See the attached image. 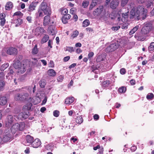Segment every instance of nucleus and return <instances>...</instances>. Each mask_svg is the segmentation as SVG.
Here are the masks:
<instances>
[{
	"mask_svg": "<svg viewBox=\"0 0 154 154\" xmlns=\"http://www.w3.org/2000/svg\"><path fill=\"white\" fill-rule=\"evenodd\" d=\"M36 7L35 3H31L29 6L28 9V11H32L35 10Z\"/></svg>",
	"mask_w": 154,
	"mask_h": 154,
	"instance_id": "obj_25",
	"label": "nucleus"
},
{
	"mask_svg": "<svg viewBox=\"0 0 154 154\" xmlns=\"http://www.w3.org/2000/svg\"><path fill=\"white\" fill-rule=\"evenodd\" d=\"M147 10L142 6H139L137 8L134 7L130 12V18L131 19L138 20L144 19L146 17Z\"/></svg>",
	"mask_w": 154,
	"mask_h": 154,
	"instance_id": "obj_1",
	"label": "nucleus"
},
{
	"mask_svg": "<svg viewBox=\"0 0 154 154\" xmlns=\"http://www.w3.org/2000/svg\"><path fill=\"white\" fill-rule=\"evenodd\" d=\"M63 79V77L62 75H60L57 79V80L59 82H61Z\"/></svg>",
	"mask_w": 154,
	"mask_h": 154,
	"instance_id": "obj_64",
	"label": "nucleus"
},
{
	"mask_svg": "<svg viewBox=\"0 0 154 154\" xmlns=\"http://www.w3.org/2000/svg\"><path fill=\"white\" fill-rule=\"evenodd\" d=\"M74 100V98L73 97L66 98L65 103L66 104H70L73 102Z\"/></svg>",
	"mask_w": 154,
	"mask_h": 154,
	"instance_id": "obj_27",
	"label": "nucleus"
},
{
	"mask_svg": "<svg viewBox=\"0 0 154 154\" xmlns=\"http://www.w3.org/2000/svg\"><path fill=\"white\" fill-rule=\"evenodd\" d=\"M151 29L150 24L149 23H146L142 29L141 32L143 34L147 35L149 33Z\"/></svg>",
	"mask_w": 154,
	"mask_h": 154,
	"instance_id": "obj_6",
	"label": "nucleus"
},
{
	"mask_svg": "<svg viewBox=\"0 0 154 154\" xmlns=\"http://www.w3.org/2000/svg\"><path fill=\"white\" fill-rule=\"evenodd\" d=\"M23 14L20 11H17L14 14V16H22Z\"/></svg>",
	"mask_w": 154,
	"mask_h": 154,
	"instance_id": "obj_55",
	"label": "nucleus"
},
{
	"mask_svg": "<svg viewBox=\"0 0 154 154\" xmlns=\"http://www.w3.org/2000/svg\"><path fill=\"white\" fill-rule=\"evenodd\" d=\"M14 71L12 69H10L9 72L8 73L7 75H6V77L7 79H8L9 80L10 79V77H11L12 76V75L13 74Z\"/></svg>",
	"mask_w": 154,
	"mask_h": 154,
	"instance_id": "obj_36",
	"label": "nucleus"
},
{
	"mask_svg": "<svg viewBox=\"0 0 154 154\" xmlns=\"http://www.w3.org/2000/svg\"><path fill=\"white\" fill-rule=\"evenodd\" d=\"M64 50L65 51H67L70 53L74 51L73 48L72 47H66L64 48Z\"/></svg>",
	"mask_w": 154,
	"mask_h": 154,
	"instance_id": "obj_37",
	"label": "nucleus"
},
{
	"mask_svg": "<svg viewBox=\"0 0 154 154\" xmlns=\"http://www.w3.org/2000/svg\"><path fill=\"white\" fill-rule=\"evenodd\" d=\"M38 61L37 59L35 58H32L31 61L32 63L34 64H35Z\"/></svg>",
	"mask_w": 154,
	"mask_h": 154,
	"instance_id": "obj_58",
	"label": "nucleus"
},
{
	"mask_svg": "<svg viewBox=\"0 0 154 154\" xmlns=\"http://www.w3.org/2000/svg\"><path fill=\"white\" fill-rule=\"evenodd\" d=\"M29 95L28 93H23L21 94V97L22 101H23L26 100L28 97Z\"/></svg>",
	"mask_w": 154,
	"mask_h": 154,
	"instance_id": "obj_32",
	"label": "nucleus"
},
{
	"mask_svg": "<svg viewBox=\"0 0 154 154\" xmlns=\"http://www.w3.org/2000/svg\"><path fill=\"white\" fill-rule=\"evenodd\" d=\"M128 0H121V5L122 7H124L127 3Z\"/></svg>",
	"mask_w": 154,
	"mask_h": 154,
	"instance_id": "obj_48",
	"label": "nucleus"
},
{
	"mask_svg": "<svg viewBox=\"0 0 154 154\" xmlns=\"http://www.w3.org/2000/svg\"><path fill=\"white\" fill-rule=\"evenodd\" d=\"M17 53V49L14 47L10 48L7 50V53L9 55L16 54Z\"/></svg>",
	"mask_w": 154,
	"mask_h": 154,
	"instance_id": "obj_11",
	"label": "nucleus"
},
{
	"mask_svg": "<svg viewBox=\"0 0 154 154\" xmlns=\"http://www.w3.org/2000/svg\"><path fill=\"white\" fill-rule=\"evenodd\" d=\"M44 29L40 27L36 28L33 31V34L36 36H41L44 32Z\"/></svg>",
	"mask_w": 154,
	"mask_h": 154,
	"instance_id": "obj_7",
	"label": "nucleus"
},
{
	"mask_svg": "<svg viewBox=\"0 0 154 154\" xmlns=\"http://www.w3.org/2000/svg\"><path fill=\"white\" fill-rule=\"evenodd\" d=\"M148 51L150 53H152L154 51V42H152L148 47Z\"/></svg>",
	"mask_w": 154,
	"mask_h": 154,
	"instance_id": "obj_34",
	"label": "nucleus"
},
{
	"mask_svg": "<svg viewBox=\"0 0 154 154\" xmlns=\"http://www.w3.org/2000/svg\"><path fill=\"white\" fill-rule=\"evenodd\" d=\"M14 120L13 116L11 115H8L7 116L6 121V125L7 127H9L11 125Z\"/></svg>",
	"mask_w": 154,
	"mask_h": 154,
	"instance_id": "obj_9",
	"label": "nucleus"
},
{
	"mask_svg": "<svg viewBox=\"0 0 154 154\" xmlns=\"http://www.w3.org/2000/svg\"><path fill=\"white\" fill-rule=\"evenodd\" d=\"M153 2L152 0H146L144 4L145 6L147 8H151L153 6Z\"/></svg>",
	"mask_w": 154,
	"mask_h": 154,
	"instance_id": "obj_16",
	"label": "nucleus"
},
{
	"mask_svg": "<svg viewBox=\"0 0 154 154\" xmlns=\"http://www.w3.org/2000/svg\"><path fill=\"white\" fill-rule=\"evenodd\" d=\"M154 95L152 93H148L146 96V98L148 100H152L154 98Z\"/></svg>",
	"mask_w": 154,
	"mask_h": 154,
	"instance_id": "obj_45",
	"label": "nucleus"
},
{
	"mask_svg": "<svg viewBox=\"0 0 154 154\" xmlns=\"http://www.w3.org/2000/svg\"><path fill=\"white\" fill-rule=\"evenodd\" d=\"M49 39V37L48 35H45L42 38L41 40V43L43 44L46 42Z\"/></svg>",
	"mask_w": 154,
	"mask_h": 154,
	"instance_id": "obj_31",
	"label": "nucleus"
},
{
	"mask_svg": "<svg viewBox=\"0 0 154 154\" xmlns=\"http://www.w3.org/2000/svg\"><path fill=\"white\" fill-rule=\"evenodd\" d=\"M32 104L31 103H29L23 106L24 110H29L31 109Z\"/></svg>",
	"mask_w": 154,
	"mask_h": 154,
	"instance_id": "obj_28",
	"label": "nucleus"
},
{
	"mask_svg": "<svg viewBox=\"0 0 154 154\" xmlns=\"http://www.w3.org/2000/svg\"><path fill=\"white\" fill-rule=\"evenodd\" d=\"M119 45L117 43H114L107 47L106 49L107 52H111L114 51L119 47Z\"/></svg>",
	"mask_w": 154,
	"mask_h": 154,
	"instance_id": "obj_5",
	"label": "nucleus"
},
{
	"mask_svg": "<svg viewBox=\"0 0 154 154\" xmlns=\"http://www.w3.org/2000/svg\"><path fill=\"white\" fill-rule=\"evenodd\" d=\"M5 85V83L4 81H0V91L3 90V87Z\"/></svg>",
	"mask_w": 154,
	"mask_h": 154,
	"instance_id": "obj_49",
	"label": "nucleus"
},
{
	"mask_svg": "<svg viewBox=\"0 0 154 154\" xmlns=\"http://www.w3.org/2000/svg\"><path fill=\"white\" fill-rule=\"evenodd\" d=\"M111 82L109 80H106L103 82L102 83V86L104 88L108 87Z\"/></svg>",
	"mask_w": 154,
	"mask_h": 154,
	"instance_id": "obj_29",
	"label": "nucleus"
},
{
	"mask_svg": "<svg viewBox=\"0 0 154 154\" xmlns=\"http://www.w3.org/2000/svg\"><path fill=\"white\" fill-rule=\"evenodd\" d=\"M138 26H136L133 28L129 32L130 35H132L138 29Z\"/></svg>",
	"mask_w": 154,
	"mask_h": 154,
	"instance_id": "obj_44",
	"label": "nucleus"
},
{
	"mask_svg": "<svg viewBox=\"0 0 154 154\" xmlns=\"http://www.w3.org/2000/svg\"><path fill=\"white\" fill-rule=\"evenodd\" d=\"M119 4L118 1H112L110 3V7L113 9H115L117 7Z\"/></svg>",
	"mask_w": 154,
	"mask_h": 154,
	"instance_id": "obj_20",
	"label": "nucleus"
},
{
	"mask_svg": "<svg viewBox=\"0 0 154 154\" xmlns=\"http://www.w3.org/2000/svg\"><path fill=\"white\" fill-rule=\"evenodd\" d=\"M40 87L41 88H44L46 84V81L44 79L41 80L39 82Z\"/></svg>",
	"mask_w": 154,
	"mask_h": 154,
	"instance_id": "obj_23",
	"label": "nucleus"
},
{
	"mask_svg": "<svg viewBox=\"0 0 154 154\" xmlns=\"http://www.w3.org/2000/svg\"><path fill=\"white\" fill-rule=\"evenodd\" d=\"M79 33V32L77 30H76L73 32L72 34V38H74L77 37Z\"/></svg>",
	"mask_w": 154,
	"mask_h": 154,
	"instance_id": "obj_50",
	"label": "nucleus"
},
{
	"mask_svg": "<svg viewBox=\"0 0 154 154\" xmlns=\"http://www.w3.org/2000/svg\"><path fill=\"white\" fill-rule=\"evenodd\" d=\"M116 12L115 11H113L111 13L109 16H108V17H109L112 19H113L116 18Z\"/></svg>",
	"mask_w": 154,
	"mask_h": 154,
	"instance_id": "obj_47",
	"label": "nucleus"
},
{
	"mask_svg": "<svg viewBox=\"0 0 154 154\" xmlns=\"http://www.w3.org/2000/svg\"><path fill=\"white\" fill-rule=\"evenodd\" d=\"M15 23H17L15 25L16 27L17 26L20 25L22 23V21L20 19H18L17 20H15L14 21Z\"/></svg>",
	"mask_w": 154,
	"mask_h": 154,
	"instance_id": "obj_38",
	"label": "nucleus"
},
{
	"mask_svg": "<svg viewBox=\"0 0 154 154\" xmlns=\"http://www.w3.org/2000/svg\"><path fill=\"white\" fill-rule=\"evenodd\" d=\"M94 55V53L92 52H90L88 54V58L91 59V58L93 57Z\"/></svg>",
	"mask_w": 154,
	"mask_h": 154,
	"instance_id": "obj_59",
	"label": "nucleus"
},
{
	"mask_svg": "<svg viewBox=\"0 0 154 154\" xmlns=\"http://www.w3.org/2000/svg\"><path fill=\"white\" fill-rule=\"evenodd\" d=\"M90 24L89 21L88 20H85L82 23V26L84 27H86Z\"/></svg>",
	"mask_w": 154,
	"mask_h": 154,
	"instance_id": "obj_42",
	"label": "nucleus"
},
{
	"mask_svg": "<svg viewBox=\"0 0 154 154\" xmlns=\"http://www.w3.org/2000/svg\"><path fill=\"white\" fill-rule=\"evenodd\" d=\"M14 67L17 69V71L20 74L23 73L26 70V68L24 64H22L19 62L15 63L14 64Z\"/></svg>",
	"mask_w": 154,
	"mask_h": 154,
	"instance_id": "obj_4",
	"label": "nucleus"
},
{
	"mask_svg": "<svg viewBox=\"0 0 154 154\" xmlns=\"http://www.w3.org/2000/svg\"><path fill=\"white\" fill-rule=\"evenodd\" d=\"M76 122L77 123L80 124L83 121L82 116V115L78 116L76 118Z\"/></svg>",
	"mask_w": 154,
	"mask_h": 154,
	"instance_id": "obj_26",
	"label": "nucleus"
},
{
	"mask_svg": "<svg viewBox=\"0 0 154 154\" xmlns=\"http://www.w3.org/2000/svg\"><path fill=\"white\" fill-rule=\"evenodd\" d=\"M50 15H48L45 16L44 17L43 24L44 26H46L47 25L51 24Z\"/></svg>",
	"mask_w": 154,
	"mask_h": 154,
	"instance_id": "obj_14",
	"label": "nucleus"
},
{
	"mask_svg": "<svg viewBox=\"0 0 154 154\" xmlns=\"http://www.w3.org/2000/svg\"><path fill=\"white\" fill-rule=\"evenodd\" d=\"M128 12H127L125 14H122V17H123L124 19H125L126 20L128 18Z\"/></svg>",
	"mask_w": 154,
	"mask_h": 154,
	"instance_id": "obj_54",
	"label": "nucleus"
},
{
	"mask_svg": "<svg viewBox=\"0 0 154 154\" xmlns=\"http://www.w3.org/2000/svg\"><path fill=\"white\" fill-rule=\"evenodd\" d=\"M5 75L3 72L0 73V81H3L2 80L4 77Z\"/></svg>",
	"mask_w": 154,
	"mask_h": 154,
	"instance_id": "obj_56",
	"label": "nucleus"
},
{
	"mask_svg": "<svg viewBox=\"0 0 154 154\" xmlns=\"http://www.w3.org/2000/svg\"><path fill=\"white\" fill-rule=\"evenodd\" d=\"M98 0H92L91 4L89 7V10H91L97 5Z\"/></svg>",
	"mask_w": 154,
	"mask_h": 154,
	"instance_id": "obj_30",
	"label": "nucleus"
},
{
	"mask_svg": "<svg viewBox=\"0 0 154 154\" xmlns=\"http://www.w3.org/2000/svg\"><path fill=\"white\" fill-rule=\"evenodd\" d=\"M51 14V8L47 5L46 3L42 2L40 5L35 15L36 18H38L43 17L44 15H50Z\"/></svg>",
	"mask_w": 154,
	"mask_h": 154,
	"instance_id": "obj_2",
	"label": "nucleus"
},
{
	"mask_svg": "<svg viewBox=\"0 0 154 154\" xmlns=\"http://www.w3.org/2000/svg\"><path fill=\"white\" fill-rule=\"evenodd\" d=\"M93 15L98 17L102 20L106 21L108 18V14L106 9L103 6H100L95 9L93 12Z\"/></svg>",
	"mask_w": 154,
	"mask_h": 154,
	"instance_id": "obj_3",
	"label": "nucleus"
},
{
	"mask_svg": "<svg viewBox=\"0 0 154 154\" xmlns=\"http://www.w3.org/2000/svg\"><path fill=\"white\" fill-rule=\"evenodd\" d=\"M146 35L141 32L139 33H136L135 35V37L138 41H143L146 39Z\"/></svg>",
	"mask_w": 154,
	"mask_h": 154,
	"instance_id": "obj_8",
	"label": "nucleus"
},
{
	"mask_svg": "<svg viewBox=\"0 0 154 154\" xmlns=\"http://www.w3.org/2000/svg\"><path fill=\"white\" fill-rule=\"evenodd\" d=\"M128 24L127 23H125L122 26V28L123 29H127L128 28Z\"/></svg>",
	"mask_w": 154,
	"mask_h": 154,
	"instance_id": "obj_61",
	"label": "nucleus"
},
{
	"mask_svg": "<svg viewBox=\"0 0 154 154\" xmlns=\"http://www.w3.org/2000/svg\"><path fill=\"white\" fill-rule=\"evenodd\" d=\"M59 115V112L57 110H56L53 112V115L56 117H57Z\"/></svg>",
	"mask_w": 154,
	"mask_h": 154,
	"instance_id": "obj_51",
	"label": "nucleus"
},
{
	"mask_svg": "<svg viewBox=\"0 0 154 154\" xmlns=\"http://www.w3.org/2000/svg\"><path fill=\"white\" fill-rule=\"evenodd\" d=\"M47 74L49 76L52 77H54L56 75V72L52 69H50L48 71Z\"/></svg>",
	"mask_w": 154,
	"mask_h": 154,
	"instance_id": "obj_19",
	"label": "nucleus"
},
{
	"mask_svg": "<svg viewBox=\"0 0 154 154\" xmlns=\"http://www.w3.org/2000/svg\"><path fill=\"white\" fill-rule=\"evenodd\" d=\"M9 66V64L8 63H4L1 66L0 70L2 71H4L6 68H7Z\"/></svg>",
	"mask_w": 154,
	"mask_h": 154,
	"instance_id": "obj_40",
	"label": "nucleus"
},
{
	"mask_svg": "<svg viewBox=\"0 0 154 154\" xmlns=\"http://www.w3.org/2000/svg\"><path fill=\"white\" fill-rule=\"evenodd\" d=\"M1 20L0 25L2 26H3L5 23V19L4 18Z\"/></svg>",
	"mask_w": 154,
	"mask_h": 154,
	"instance_id": "obj_57",
	"label": "nucleus"
},
{
	"mask_svg": "<svg viewBox=\"0 0 154 154\" xmlns=\"http://www.w3.org/2000/svg\"><path fill=\"white\" fill-rule=\"evenodd\" d=\"M68 12V10L66 9H64L63 10L61 11V14L64 15H67V14Z\"/></svg>",
	"mask_w": 154,
	"mask_h": 154,
	"instance_id": "obj_53",
	"label": "nucleus"
},
{
	"mask_svg": "<svg viewBox=\"0 0 154 154\" xmlns=\"http://www.w3.org/2000/svg\"><path fill=\"white\" fill-rule=\"evenodd\" d=\"M19 126H18L19 130L20 131L23 130L25 128V124L24 122H21L19 124Z\"/></svg>",
	"mask_w": 154,
	"mask_h": 154,
	"instance_id": "obj_33",
	"label": "nucleus"
},
{
	"mask_svg": "<svg viewBox=\"0 0 154 154\" xmlns=\"http://www.w3.org/2000/svg\"><path fill=\"white\" fill-rule=\"evenodd\" d=\"M26 140L27 143H28V144L26 145H29L31 143H32L33 140V138L30 135H27L26 137Z\"/></svg>",
	"mask_w": 154,
	"mask_h": 154,
	"instance_id": "obj_18",
	"label": "nucleus"
},
{
	"mask_svg": "<svg viewBox=\"0 0 154 154\" xmlns=\"http://www.w3.org/2000/svg\"><path fill=\"white\" fill-rule=\"evenodd\" d=\"M41 141L38 138L35 139L32 143V146L34 148H38L41 145Z\"/></svg>",
	"mask_w": 154,
	"mask_h": 154,
	"instance_id": "obj_12",
	"label": "nucleus"
},
{
	"mask_svg": "<svg viewBox=\"0 0 154 154\" xmlns=\"http://www.w3.org/2000/svg\"><path fill=\"white\" fill-rule=\"evenodd\" d=\"M38 49L37 48V45H36L34 48L32 50V54H36L38 52Z\"/></svg>",
	"mask_w": 154,
	"mask_h": 154,
	"instance_id": "obj_35",
	"label": "nucleus"
},
{
	"mask_svg": "<svg viewBox=\"0 0 154 154\" xmlns=\"http://www.w3.org/2000/svg\"><path fill=\"white\" fill-rule=\"evenodd\" d=\"M19 126V123H16L11 128V131L15 133L18 129V126Z\"/></svg>",
	"mask_w": 154,
	"mask_h": 154,
	"instance_id": "obj_21",
	"label": "nucleus"
},
{
	"mask_svg": "<svg viewBox=\"0 0 154 154\" xmlns=\"http://www.w3.org/2000/svg\"><path fill=\"white\" fill-rule=\"evenodd\" d=\"M120 73L121 74L123 75L126 72V70L124 68H122L120 70Z\"/></svg>",
	"mask_w": 154,
	"mask_h": 154,
	"instance_id": "obj_63",
	"label": "nucleus"
},
{
	"mask_svg": "<svg viewBox=\"0 0 154 154\" xmlns=\"http://www.w3.org/2000/svg\"><path fill=\"white\" fill-rule=\"evenodd\" d=\"M7 102V99L6 97L3 96L0 98V104L2 105H5Z\"/></svg>",
	"mask_w": 154,
	"mask_h": 154,
	"instance_id": "obj_22",
	"label": "nucleus"
},
{
	"mask_svg": "<svg viewBox=\"0 0 154 154\" xmlns=\"http://www.w3.org/2000/svg\"><path fill=\"white\" fill-rule=\"evenodd\" d=\"M45 149L48 151H52L53 150L52 146L50 144H48L45 145Z\"/></svg>",
	"mask_w": 154,
	"mask_h": 154,
	"instance_id": "obj_41",
	"label": "nucleus"
},
{
	"mask_svg": "<svg viewBox=\"0 0 154 154\" xmlns=\"http://www.w3.org/2000/svg\"><path fill=\"white\" fill-rule=\"evenodd\" d=\"M71 17V16L69 14L65 15L62 17V20L63 23L66 24L68 22V20Z\"/></svg>",
	"mask_w": 154,
	"mask_h": 154,
	"instance_id": "obj_17",
	"label": "nucleus"
},
{
	"mask_svg": "<svg viewBox=\"0 0 154 154\" xmlns=\"http://www.w3.org/2000/svg\"><path fill=\"white\" fill-rule=\"evenodd\" d=\"M120 28V27L119 26H118L112 27V30H113L114 31H116L117 30H118Z\"/></svg>",
	"mask_w": 154,
	"mask_h": 154,
	"instance_id": "obj_62",
	"label": "nucleus"
},
{
	"mask_svg": "<svg viewBox=\"0 0 154 154\" xmlns=\"http://www.w3.org/2000/svg\"><path fill=\"white\" fill-rule=\"evenodd\" d=\"M13 3L11 2H8L5 5V9L7 10H9L11 9L13 7Z\"/></svg>",
	"mask_w": 154,
	"mask_h": 154,
	"instance_id": "obj_24",
	"label": "nucleus"
},
{
	"mask_svg": "<svg viewBox=\"0 0 154 154\" xmlns=\"http://www.w3.org/2000/svg\"><path fill=\"white\" fill-rule=\"evenodd\" d=\"M14 99L16 100L22 101L21 94H17L14 97Z\"/></svg>",
	"mask_w": 154,
	"mask_h": 154,
	"instance_id": "obj_39",
	"label": "nucleus"
},
{
	"mask_svg": "<svg viewBox=\"0 0 154 154\" xmlns=\"http://www.w3.org/2000/svg\"><path fill=\"white\" fill-rule=\"evenodd\" d=\"M103 59L102 58V56L99 55L98 56L97 59L96 61L97 62H100L101 61H103Z\"/></svg>",
	"mask_w": 154,
	"mask_h": 154,
	"instance_id": "obj_52",
	"label": "nucleus"
},
{
	"mask_svg": "<svg viewBox=\"0 0 154 154\" xmlns=\"http://www.w3.org/2000/svg\"><path fill=\"white\" fill-rule=\"evenodd\" d=\"M49 67H54V63L53 61H50L49 64Z\"/></svg>",
	"mask_w": 154,
	"mask_h": 154,
	"instance_id": "obj_60",
	"label": "nucleus"
},
{
	"mask_svg": "<svg viewBox=\"0 0 154 154\" xmlns=\"http://www.w3.org/2000/svg\"><path fill=\"white\" fill-rule=\"evenodd\" d=\"M49 33L52 35H54L57 33V31L54 26H51L48 28Z\"/></svg>",
	"mask_w": 154,
	"mask_h": 154,
	"instance_id": "obj_15",
	"label": "nucleus"
},
{
	"mask_svg": "<svg viewBox=\"0 0 154 154\" xmlns=\"http://www.w3.org/2000/svg\"><path fill=\"white\" fill-rule=\"evenodd\" d=\"M11 138V134L8 132H7L4 135L2 140L3 141L7 142L10 140Z\"/></svg>",
	"mask_w": 154,
	"mask_h": 154,
	"instance_id": "obj_13",
	"label": "nucleus"
},
{
	"mask_svg": "<svg viewBox=\"0 0 154 154\" xmlns=\"http://www.w3.org/2000/svg\"><path fill=\"white\" fill-rule=\"evenodd\" d=\"M126 88L125 87H122L119 89L118 91L120 93H124L126 91Z\"/></svg>",
	"mask_w": 154,
	"mask_h": 154,
	"instance_id": "obj_46",
	"label": "nucleus"
},
{
	"mask_svg": "<svg viewBox=\"0 0 154 154\" xmlns=\"http://www.w3.org/2000/svg\"><path fill=\"white\" fill-rule=\"evenodd\" d=\"M29 112L27 113L25 112L20 113L17 116V118L19 120H23L26 119L28 117Z\"/></svg>",
	"mask_w": 154,
	"mask_h": 154,
	"instance_id": "obj_10",
	"label": "nucleus"
},
{
	"mask_svg": "<svg viewBox=\"0 0 154 154\" xmlns=\"http://www.w3.org/2000/svg\"><path fill=\"white\" fill-rule=\"evenodd\" d=\"M89 1L88 0H84L83 1L82 3V6L84 8L87 7L89 5Z\"/></svg>",
	"mask_w": 154,
	"mask_h": 154,
	"instance_id": "obj_43",
	"label": "nucleus"
}]
</instances>
